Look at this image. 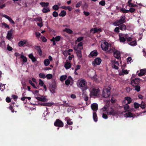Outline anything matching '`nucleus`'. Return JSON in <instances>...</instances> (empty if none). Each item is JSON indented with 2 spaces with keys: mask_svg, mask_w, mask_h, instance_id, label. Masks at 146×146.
<instances>
[{
  "mask_svg": "<svg viewBox=\"0 0 146 146\" xmlns=\"http://www.w3.org/2000/svg\"><path fill=\"white\" fill-rule=\"evenodd\" d=\"M29 44V42H28L27 40H23L20 41L18 43V46L19 47L24 46V45L25 44L26 46H27Z\"/></svg>",
  "mask_w": 146,
  "mask_h": 146,
  "instance_id": "obj_9",
  "label": "nucleus"
},
{
  "mask_svg": "<svg viewBox=\"0 0 146 146\" xmlns=\"http://www.w3.org/2000/svg\"><path fill=\"white\" fill-rule=\"evenodd\" d=\"M113 56L115 58L117 59H119V58L120 59H121L120 57V53L118 50H116L114 52Z\"/></svg>",
  "mask_w": 146,
  "mask_h": 146,
  "instance_id": "obj_11",
  "label": "nucleus"
},
{
  "mask_svg": "<svg viewBox=\"0 0 146 146\" xmlns=\"http://www.w3.org/2000/svg\"><path fill=\"white\" fill-rule=\"evenodd\" d=\"M50 64V62L48 59H45L44 61V64L45 66L48 65Z\"/></svg>",
  "mask_w": 146,
  "mask_h": 146,
  "instance_id": "obj_33",
  "label": "nucleus"
},
{
  "mask_svg": "<svg viewBox=\"0 0 146 146\" xmlns=\"http://www.w3.org/2000/svg\"><path fill=\"white\" fill-rule=\"evenodd\" d=\"M63 107H70L71 106L70 105V104L66 103V101H63Z\"/></svg>",
  "mask_w": 146,
  "mask_h": 146,
  "instance_id": "obj_38",
  "label": "nucleus"
},
{
  "mask_svg": "<svg viewBox=\"0 0 146 146\" xmlns=\"http://www.w3.org/2000/svg\"><path fill=\"white\" fill-rule=\"evenodd\" d=\"M56 88H50V90L51 93L54 94L55 92V90Z\"/></svg>",
  "mask_w": 146,
  "mask_h": 146,
  "instance_id": "obj_54",
  "label": "nucleus"
},
{
  "mask_svg": "<svg viewBox=\"0 0 146 146\" xmlns=\"http://www.w3.org/2000/svg\"><path fill=\"white\" fill-rule=\"evenodd\" d=\"M43 96H42L41 97H36V98L38 100L42 102H46L48 100L46 98L44 97H43Z\"/></svg>",
  "mask_w": 146,
  "mask_h": 146,
  "instance_id": "obj_18",
  "label": "nucleus"
},
{
  "mask_svg": "<svg viewBox=\"0 0 146 146\" xmlns=\"http://www.w3.org/2000/svg\"><path fill=\"white\" fill-rule=\"evenodd\" d=\"M36 49L37 50L39 55L40 56H41L42 54V52L40 48V46H37Z\"/></svg>",
  "mask_w": 146,
  "mask_h": 146,
  "instance_id": "obj_23",
  "label": "nucleus"
},
{
  "mask_svg": "<svg viewBox=\"0 0 146 146\" xmlns=\"http://www.w3.org/2000/svg\"><path fill=\"white\" fill-rule=\"evenodd\" d=\"M134 108L135 109L138 108L140 106V104L137 102H135L134 103Z\"/></svg>",
  "mask_w": 146,
  "mask_h": 146,
  "instance_id": "obj_41",
  "label": "nucleus"
},
{
  "mask_svg": "<svg viewBox=\"0 0 146 146\" xmlns=\"http://www.w3.org/2000/svg\"><path fill=\"white\" fill-rule=\"evenodd\" d=\"M9 109L10 110L12 113H13L14 112V109L13 108V106L12 105H11L8 107Z\"/></svg>",
  "mask_w": 146,
  "mask_h": 146,
  "instance_id": "obj_49",
  "label": "nucleus"
},
{
  "mask_svg": "<svg viewBox=\"0 0 146 146\" xmlns=\"http://www.w3.org/2000/svg\"><path fill=\"white\" fill-rule=\"evenodd\" d=\"M35 21H38L40 22H42V19L40 17H38V18H37L36 19H35Z\"/></svg>",
  "mask_w": 146,
  "mask_h": 146,
  "instance_id": "obj_62",
  "label": "nucleus"
},
{
  "mask_svg": "<svg viewBox=\"0 0 146 146\" xmlns=\"http://www.w3.org/2000/svg\"><path fill=\"white\" fill-rule=\"evenodd\" d=\"M110 45L108 42H104L101 45L102 50L105 51H107Z\"/></svg>",
  "mask_w": 146,
  "mask_h": 146,
  "instance_id": "obj_8",
  "label": "nucleus"
},
{
  "mask_svg": "<svg viewBox=\"0 0 146 146\" xmlns=\"http://www.w3.org/2000/svg\"><path fill=\"white\" fill-rule=\"evenodd\" d=\"M20 58L23 59L22 61L23 62L25 63L27 62V59L26 56L23 55H21L20 56Z\"/></svg>",
  "mask_w": 146,
  "mask_h": 146,
  "instance_id": "obj_28",
  "label": "nucleus"
},
{
  "mask_svg": "<svg viewBox=\"0 0 146 146\" xmlns=\"http://www.w3.org/2000/svg\"><path fill=\"white\" fill-rule=\"evenodd\" d=\"M76 53L78 59L79 60H81L82 59V56L81 52V49H80L79 50L77 51Z\"/></svg>",
  "mask_w": 146,
  "mask_h": 146,
  "instance_id": "obj_12",
  "label": "nucleus"
},
{
  "mask_svg": "<svg viewBox=\"0 0 146 146\" xmlns=\"http://www.w3.org/2000/svg\"><path fill=\"white\" fill-rule=\"evenodd\" d=\"M70 83V80L67 79L65 81V84L68 86Z\"/></svg>",
  "mask_w": 146,
  "mask_h": 146,
  "instance_id": "obj_50",
  "label": "nucleus"
},
{
  "mask_svg": "<svg viewBox=\"0 0 146 146\" xmlns=\"http://www.w3.org/2000/svg\"><path fill=\"white\" fill-rule=\"evenodd\" d=\"M146 74V69H143L140 70V72L138 74L139 76L144 75Z\"/></svg>",
  "mask_w": 146,
  "mask_h": 146,
  "instance_id": "obj_14",
  "label": "nucleus"
},
{
  "mask_svg": "<svg viewBox=\"0 0 146 146\" xmlns=\"http://www.w3.org/2000/svg\"><path fill=\"white\" fill-rule=\"evenodd\" d=\"M110 94V89L106 88L103 89L102 96L103 97L107 98L109 97Z\"/></svg>",
  "mask_w": 146,
  "mask_h": 146,
  "instance_id": "obj_4",
  "label": "nucleus"
},
{
  "mask_svg": "<svg viewBox=\"0 0 146 146\" xmlns=\"http://www.w3.org/2000/svg\"><path fill=\"white\" fill-rule=\"evenodd\" d=\"M120 42H124L126 40V36L123 34H120L119 35Z\"/></svg>",
  "mask_w": 146,
  "mask_h": 146,
  "instance_id": "obj_10",
  "label": "nucleus"
},
{
  "mask_svg": "<svg viewBox=\"0 0 146 146\" xmlns=\"http://www.w3.org/2000/svg\"><path fill=\"white\" fill-rule=\"evenodd\" d=\"M79 87L81 88L83 91L88 88L87 84L85 80H83L80 81L79 84Z\"/></svg>",
  "mask_w": 146,
  "mask_h": 146,
  "instance_id": "obj_1",
  "label": "nucleus"
},
{
  "mask_svg": "<svg viewBox=\"0 0 146 146\" xmlns=\"http://www.w3.org/2000/svg\"><path fill=\"white\" fill-rule=\"evenodd\" d=\"M132 89L131 88H130L129 87H127L126 88V90L127 92H129Z\"/></svg>",
  "mask_w": 146,
  "mask_h": 146,
  "instance_id": "obj_59",
  "label": "nucleus"
},
{
  "mask_svg": "<svg viewBox=\"0 0 146 146\" xmlns=\"http://www.w3.org/2000/svg\"><path fill=\"white\" fill-rule=\"evenodd\" d=\"M58 13L56 11H54L52 13V15L54 17H57L58 16Z\"/></svg>",
  "mask_w": 146,
  "mask_h": 146,
  "instance_id": "obj_46",
  "label": "nucleus"
},
{
  "mask_svg": "<svg viewBox=\"0 0 146 146\" xmlns=\"http://www.w3.org/2000/svg\"><path fill=\"white\" fill-rule=\"evenodd\" d=\"M135 9L132 7L130 8L129 10V12L130 11L131 13H132L135 11Z\"/></svg>",
  "mask_w": 146,
  "mask_h": 146,
  "instance_id": "obj_64",
  "label": "nucleus"
},
{
  "mask_svg": "<svg viewBox=\"0 0 146 146\" xmlns=\"http://www.w3.org/2000/svg\"><path fill=\"white\" fill-rule=\"evenodd\" d=\"M39 84L41 86H43L44 85V83L43 81L40 79H39Z\"/></svg>",
  "mask_w": 146,
  "mask_h": 146,
  "instance_id": "obj_57",
  "label": "nucleus"
},
{
  "mask_svg": "<svg viewBox=\"0 0 146 146\" xmlns=\"http://www.w3.org/2000/svg\"><path fill=\"white\" fill-rule=\"evenodd\" d=\"M47 79H51L52 77V75L50 74H49L46 75V76Z\"/></svg>",
  "mask_w": 146,
  "mask_h": 146,
  "instance_id": "obj_47",
  "label": "nucleus"
},
{
  "mask_svg": "<svg viewBox=\"0 0 146 146\" xmlns=\"http://www.w3.org/2000/svg\"><path fill=\"white\" fill-rule=\"evenodd\" d=\"M133 87H135V90L137 91V92H139L140 91V86L139 84L136 85V86H133Z\"/></svg>",
  "mask_w": 146,
  "mask_h": 146,
  "instance_id": "obj_37",
  "label": "nucleus"
},
{
  "mask_svg": "<svg viewBox=\"0 0 146 146\" xmlns=\"http://www.w3.org/2000/svg\"><path fill=\"white\" fill-rule=\"evenodd\" d=\"M125 19V15H122L120 19L117 21L116 24H115V23H114V25L116 26H119L121 24H123L126 22Z\"/></svg>",
  "mask_w": 146,
  "mask_h": 146,
  "instance_id": "obj_3",
  "label": "nucleus"
},
{
  "mask_svg": "<svg viewBox=\"0 0 146 146\" xmlns=\"http://www.w3.org/2000/svg\"><path fill=\"white\" fill-rule=\"evenodd\" d=\"M92 109L94 111H96L98 110V105L96 103L92 104L91 106Z\"/></svg>",
  "mask_w": 146,
  "mask_h": 146,
  "instance_id": "obj_17",
  "label": "nucleus"
},
{
  "mask_svg": "<svg viewBox=\"0 0 146 146\" xmlns=\"http://www.w3.org/2000/svg\"><path fill=\"white\" fill-rule=\"evenodd\" d=\"M67 78V76L66 75L62 76L60 78V80L61 81H63L65 80Z\"/></svg>",
  "mask_w": 146,
  "mask_h": 146,
  "instance_id": "obj_31",
  "label": "nucleus"
},
{
  "mask_svg": "<svg viewBox=\"0 0 146 146\" xmlns=\"http://www.w3.org/2000/svg\"><path fill=\"white\" fill-rule=\"evenodd\" d=\"M119 27H115V29H114V31L117 33H119Z\"/></svg>",
  "mask_w": 146,
  "mask_h": 146,
  "instance_id": "obj_53",
  "label": "nucleus"
},
{
  "mask_svg": "<svg viewBox=\"0 0 146 146\" xmlns=\"http://www.w3.org/2000/svg\"><path fill=\"white\" fill-rule=\"evenodd\" d=\"M106 3L104 1H102L99 3V4L102 6H104Z\"/></svg>",
  "mask_w": 146,
  "mask_h": 146,
  "instance_id": "obj_55",
  "label": "nucleus"
},
{
  "mask_svg": "<svg viewBox=\"0 0 146 146\" xmlns=\"http://www.w3.org/2000/svg\"><path fill=\"white\" fill-rule=\"evenodd\" d=\"M2 25L3 26H4L5 28H7L8 29H10L9 26L5 23L3 22L2 23Z\"/></svg>",
  "mask_w": 146,
  "mask_h": 146,
  "instance_id": "obj_40",
  "label": "nucleus"
},
{
  "mask_svg": "<svg viewBox=\"0 0 146 146\" xmlns=\"http://www.w3.org/2000/svg\"><path fill=\"white\" fill-rule=\"evenodd\" d=\"M66 12L64 10H62L61 11L59 15L60 17H64L66 15Z\"/></svg>",
  "mask_w": 146,
  "mask_h": 146,
  "instance_id": "obj_27",
  "label": "nucleus"
},
{
  "mask_svg": "<svg viewBox=\"0 0 146 146\" xmlns=\"http://www.w3.org/2000/svg\"><path fill=\"white\" fill-rule=\"evenodd\" d=\"M133 39V38H132L130 37L127 38V37L126 36V40H127L128 42L132 41Z\"/></svg>",
  "mask_w": 146,
  "mask_h": 146,
  "instance_id": "obj_63",
  "label": "nucleus"
},
{
  "mask_svg": "<svg viewBox=\"0 0 146 146\" xmlns=\"http://www.w3.org/2000/svg\"><path fill=\"white\" fill-rule=\"evenodd\" d=\"M121 11L123 13H129V10L122 9L121 10Z\"/></svg>",
  "mask_w": 146,
  "mask_h": 146,
  "instance_id": "obj_48",
  "label": "nucleus"
},
{
  "mask_svg": "<svg viewBox=\"0 0 146 146\" xmlns=\"http://www.w3.org/2000/svg\"><path fill=\"white\" fill-rule=\"evenodd\" d=\"M71 62H65L64 66L66 69H68L71 68Z\"/></svg>",
  "mask_w": 146,
  "mask_h": 146,
  "instance_id": "obj_20",
  "label": "nucleus"
},
{
  "mask_svg": "<svg viewBox=\"0 0 146 146\" xmlns=\"http://www.w3.org/2000/svg\"><path fill=\"white\" fill-rule=\"evenodd\" d=\"M128 44L132 46H136L137 45V42L136 40L132 41L131 42H130Z\"/></svg>",
  "mask_w": 146,
  "mask_h": 146,
  "instance_id": "obj_32",
  "label": "nucleus"
},
{
  "mask_svg": "<svg viewBox=\"0 0 146 146\" xmlns=\"http://www.w3.org/2000/svg\"><path fill=\"white\" fill-rule=\"evenodd\" d=\"M63 31H65L67 33L70 34H72L73 33V32L72 30L70 29L67 28H66Z\"/></svg>",
  "mask_w": 146,
  "mask_h": 146,
  "instance_id": "obj_25",
  "label": "nucleus"
},
{
  "mask_svg": "<svg viewBox=\"0 0 146 146\" xmlns=\"http://www.w3.org/2000/svg\"><path fill=\"white\" fill-rule=\"evenodd\" d=\"M100 90L99 89L93 88L91 91V94L92 96H97L99 94Z\"/></svg>",
  "mask_w": 146,
  "mask_h": 146,
  "instance_id": "obj_6",
  "label": "nucleus"
},
{
  "mask_svg": "<svg viewBox=\"0 0 146 146\" xmlns=\"http://www.w3.org/2000/svg\"><path fill=\"white\" fill-rule=\"evenodd\" d=\"M110 109V111L107 112L108 114L114 116L118 114L119 111L117 109H113L112 108H111Z\"/></svg>",
  "mask_w": 146,
  "mask_h": 146,
  "instance_id": "obj_5",
  "label": "nucleus"
},
{
  "mask_svg": "<svg viewBox=\"0 0 146 146\" xmlns=\"http://www.w3.org/2000/svg\"><path fill=\"white\" fill-rule=\"evenodd\" d=\"M2 16L3 17H5L9 21L10 19L11 18L9 16L5 15H3Z\"/></svg>",
  "mask_w": 146,
  "mask_h": 146,
  "instance_id": "obj_56",
  "label": "nucleus"
},
{
  "mask_svg": "<svg viewBox=\"0 0 146 146\" xmlns=\"http://www.w3.org/2000/svg\"><path fill=\"white\" fill-rule=\"evenodd\" d=\"M93 31V34H94L96 33H97L98 31L101 32L102 30L101 29H98L96 28H92L90 29V32L92 33Z\"/></svg>",
  "mask_w": 146,
  "mask_h": 146,
  "instance_id": "obj_15",
  "label": "nucleus"
},
{
  "mask_svg": "<svg viewBox=\"0 0 146 146\" xmlns=\"http://www.w3.org/2000/svg\"><path fill=\"white\" fill-rule=\"evenodd\" d=\"M71 119H68L67 121V124L70 125H72L73 124V122L71 121Z\"/></svg>",
  "mask_w": 146,
  "mask_h": 146,
  "instance_id": "obj_44",
  "label": "nucleus"
},
{
  "mask_svg": "<svg viewBox=\"0 0 146 146\" xmlns=\"http://www.w3.org/2000/svg\"><path fill=\"white\" fill-rule=\"evenodd\" d=\"M29 83L30 84H31L34 88L36 89L37 88L36 87V86H35V84L33 83L32 82V81L31 80H29Z\"/></svg>",
  "mask_w": 146,
  "mask_h": 146,
  "instance_id": "obj_42",
  "label": "nucleus"
},
{
  "mask_svg": "<svg viewBox=\"0 0 146 146\" xmlns=\"http://www.w3.org/2000/svg\"><path fill=\"white\" fill-rule=\"evenodd\" d=\"M12 33L13 29H12L8 31L7 36V37L8 39H10L11 38Z\"/></svg>",
  "mask_w": 146,
  "mask_h": 146,
  "instance_id": "obj_19",
  "label": "nucleus"
},
{
  "mask_svg": "<svg viewBox=\"0 0 146 146\" xmlns=\"http://www.w3.org/2000/svg\"><path fill=\"white\" fill-rule=\"evenodd\" d=\"M52 8L55 11H57L59 9V7L58 5H55L53 6Z\"/></svg>",
  "mask_w": 146,
  "mask_h": 146,
  "instance_id": "obj_45",
  "label": "nucleus"
},
{
  "mask_svg": "<svg viewBox=\"0 0 146 146\" xmlns=\"http://www.w3.org/2000/svg\"><path fill=\"white\" fill-rule=\"evenodd\" d=\"M131 84L133 86H136V85H139V82L141 81L143 82V80L140 79L139 78H135L133 79H131Z\"/></svg>",
  "mask_w": 146,
  "mask_h": 146,
  "instance_id": "obj_2",
  "label": "nucleus"
},
{
  "mask_svg": "<svg viewBox=\"0 0 146 146\" xmlns=\"http://www.w3.org/2000/svg\"><path fill=\"white\" fill-rule=\"evenodd\" d=\"M102 60L101 58H96L94 62V64H96L97 65H99L101 62Z\"/></svg>",
  "mask_w": 146,
  "mask_h": 146,
  "instance_id": "obj_16",
  "label": "nucleus"
},
{
  "mask_svg": "<svg viewBox=\"0 0 146 146\" xmlns=\"http://www.w3.org/2000/svg\"><path fill=\"white\" fill-rule=\"evenodd\" d=\"M40 4L42 7H47L49 5V3L48 2H41L40 3Z\"/></svg>",
  "mask_w": 146,
  "mask_h": 146,
  "instance_id": "obj_30",
  "label": "nucleus"
},
{
  "mask_svg": "<svg viewBox=\"0 0 146 146\" xmlns=\"http://www.w3.org/2000/svg\"><path fill=\"white\" fill-rule=\"evenodd\" d=\"M102 117L105 119H106L108 118V117L107 115L104 113H103Z\"/></svg>",
  "mask_w": 146,
  "mask_h": 146,
  "instance_id": "obj_58",
  "label": "nucleus"
},
{
  "mask_svg": "<svg viewBox=\"0 0 146 146\" xmlns=\"http://www.w3.org/2000/svg\"><path fill=\"white\" fill-rule=\"evenodd\" d=\"M39 76L41 78H45L46 77L45 75L43 73H40L39 74Z\"/></svg>",
  "mask_w": 146,
  "mask_h": 146,
  "instance_id": "obj_43",
  "label": "nucleus"
},
{
  "mask_svg": "<svg viewBox=\"0 0 146 146\" xmlns=\"http://www.w3.org/2000/svg\"><path fill=\"white\" fill-rule=\"evenodd\" d=\"M82 2L80 1L78 2L76 5V8H78L80 7V6L82 5Z\"/></svg>",
  "mask_w": 146,
  "mask_h": 146,
  "instance_id": "obj_52",
  "label": "nucleus"
},
{
  "mask_svg": "<svg viewBox=\"0 0 146 146\" xmlns=\"http://www.w3.org/2000/svg\"><path fill=\"white\" fill-rule=\"evenodd\" d=\"M129 106L128 105V104H127L125 105L124 109L125 110H127L129 108Z\"/></svg>",
  "mask_w": 146,
  "mask_h": 146,
  "instance_id": "obj_61",
  "label": "nucleus"
},
{
  "mask_svg": "<svg viewBox=\"0 0 146 146\" xmlns=\"http://www.w3.org/2000/svg\"><path fill=\"white\" fill-rule=\"evenodd\" d=\"M127 115V117H133V114L130 112H128L126 113Z\"/></svg>",
  "mask_w": 146,
  "mask_h": 146,
  "instance_id": "obj_39",
  "label": "nucleus"
},
{
  "mask_svg": "<svg viewBox=\"0 0 146 146\" xmlns=\"http://www.w3.org/2000/svg\"><path fill=\"white\" fill-rule=\"evenodd\" d=\"M52 38H54V39L57 42L60 40L61 39H62V38L60 36H56L55 37H53Z\"/></svg>",
  "mask_w": 146,
  "mask_h": 146,
  "instance_id": "obj_26",
  "label": "nucleus"
},
{
  "mask_svg": "<svg viewBox=\"0 0 146 146\" xmlns=\"http://www.w3.org/2000/svg\"><path fill=\"white\" fill-rule=\"evenodd\" d=\"M42 11L44 13H46L50 11L49 8L48 7H44L43 8Z\"/></svg>",
  "mask_w": 146,
  "mask_h": 146,
  "instance_id": "obj_36",
  "label": "nucleus"
},
{
  "mask_svg": "<svg viewBox=\"0 0 146 146\" xmlns=\"http://www.w3.org/2000/svg\"><path fill=\"white\" fill-rule=\"evenodd\" d=\"M93 117L94 120L95 122H96L98 121V117L96 112H94L93 113Z\"/></svg>",
  "mask_w": 146,
  "mask_h": 146,
  "instance_id": "obj_24",
  "label": "nucleus"
},
{
  "mask_svg": "<svg viewBox=\"0 0 146 146\" xmlns=\"http://www.w3.org/2000/svg\"><path fill=\"white\" fill-rule=\"evenodd\" d=\"M118 26H119V29L121 31H125L126 29V26L123 24H121Z\"/></svg>",
  "mask_w": 146,
  "mask_h": 146,
  "instance_id": "obj_22",
  "label": "nucleus"
},
{
  "mask_svg": "<svg viewBox=\"0 0 146 146\" xmlns=\"http://www.w3.org/2000/svg\"><path fill=\"white\" fill-rule=\"evenodd\" d=\"M50 88H56V82L55 81H54L52 82V84L50 85Z\"/></svg>",
  "mask_w": 146,
  "mask_h": 146,
  "instance_id": "obj_35",
  "label": "nucleus"
},
{
  "mask_svg": "<svg viewBox=\"0 0 146 146\" xmlns=\"http://www.w3.org/2000/svg\"><path fill=\"white\" fill-rule=\"evenodd\" d=\"M125 99L127 101V104H129L132 102V99L131 98L129 97H126L125 98Z\"/></svg>",
  "mask_w": 146,
  "mask_h": 146,
  "instance_id": "obj_29",
  "label": "nucleus"
},
{
  "mask_svg": "<svg viewBox=\"0 0 146 146\" xmlns=\"http://www.w3.org/2000/svg\"><path fill=\"white\" fill-rule=\"evenodd\" d=\"M146 104L145 102L142 101L141 103L140 104V107L143 109H145L146 107Z\"/></svg>",
  "mask_w": 146,
  "mask_h": 146,
  "instance_id": "obj_34",
  "label": "nucleus"
},
{
  "mask_svg": "<svg viewBox=\"0 0 146 146\" xmlns=\"http://www.w3.org/2000/svg\"><path fill=\"white\" fill-rule=\"evenodd\" d=\"M81 66L79 65H77L76 68L75 69V72H76L77 70H79Z\"/></svg>",
  "mask_w": 146,
  "mask_h": 146,
  "instance_id": "obj_60",
  "label": "nucleus"
},
{
  "mask_svg": "<svg viewBox=\"0 0 146 146\" xmlns=\"http://www.w3.org/2000/svg\"><path fill=\"white\" fill-rule=\"evenodd\" d=\"M98 53L96 50H95L91 52L90 53L89 56L90 57H93L94 56L96 57L97 56Z\"/></svg>",
  "mask_w": 146,
  "mask_h": 146,
  "instance_id": "obj_13",
  "label": "nucleus"
},
{
  "mask_svg": "<svg viewBox=\"0 0 146 146\" xmlns=\"http://www.w3.org/2000/svg\"><path fill=\"white\" fill-rule=\"evenodd\" d=\"M83 39V37L82 36H80L78 37L76 40V42H80L82 41Z\"/></svg>",
  "mask_w": 146,
  "mask_h": 146,
  "instance_id": "obj_51",
  "label": "nucleus"
},
{
  "mask_svg": "<svg viewBox=\"0 0 146 146\" xmlns=\"http://www.w3.org/2000/svg\"><path fill=\"white\" fill-rule=\"evenodd\" d=\"M54 125L56 127H61L63 126L64 123L61 120L59 119H57L54 122Z\"/></svg>",
  "mask_w": 146,
  "mask_h": 146,
  "instance_id": "obj_7",
  "label": "nucleus"
},
{
  "mask_svg": "<svg viewBox=\"0 0 146 146\" xmlns=\"http://www.w3.org/2000/svg\"><path fill=\"white\" fill-rule=\"evenodd\" d=\"M29 57L31 59L33 62H35L36 61L35 57H34L32 54H29Z\"/></svg>",
  "mask_w": 146,
  "mask_h": 146,
  "instance_id": "obj_21",
  "label": "nucleus"
}]
</instances>
